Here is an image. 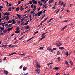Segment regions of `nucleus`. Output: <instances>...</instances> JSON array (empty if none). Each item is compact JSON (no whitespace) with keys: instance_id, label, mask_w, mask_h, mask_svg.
<instances>
[{"instance_id":"nucleus-1","label":"nucleus","mask_w":75,"mask_h":75,"mask_svg":"<svg viewBox=\"0 0 75 75\" xmlns=\"http://www.w3.org/2000/svg\"><path fill=\"white\" fill-rule=\"evenodd\" d=\"M43 13V12L42 11L38 12V13L37 14H35V17H37V14L38 15V17H40V16H41V14H42Z\"/></svg>"},{"instance_id":"nucleus-2","label":"nucleus","mask_w":75,"mask_h":75,"mask_svg":"<svg viewBox=\"0 0 75 75\" xmlns=\"http://www.w3.org/2000/svg\"><path fill=\"white\" fill-rule=\"evenodd\" d=\"M56 45L57 46H58V47H60L61 45H62V43H56Z\"/></svg>"},{"instance_id":"nucleus-3","label":"nucleus","mask_w":75,"mask_h":75,"mask_svg":"<svg viewBox=\"0 0 75 75\" xmlns=\"http://www.w3.org/2000/svg\"><path fill=\"white\" fill-rule=\"evenodd\" d=\"M4 28H4V27H2L1 26L0 27V29L1 31H3V30H4Z\"/></svg>"},{"instance_id":"nucleus-4","label":"nucleus","mask_w":75,"mask_h":75,"mask_svg":"<svg viewBox=\"0 0 75 75\" xmlns=\"http://www.w3.org/2000/svg\"><path fill=\"white\" fill-rule=\"evenodd\" d=\"M46 37V36H44L42 37V38H41L40 39V41H41V40H43V39H44V38H45Z\"/></svg>"},{"instance_id":"nucleus-5","label":"nucleus","mask_w":75,"mask_h":75,"mask_svg":"<svg viewBox=\"0 0 75 75\" xmlns=\"http://www.w3.org/2000/svg\"><path fill=\"white\" fill-rule=\"evenodd\" d=\"M46 37V36H44L42 37V38H41L40 39V41H41V40H43V39H44V38H45Z\"/></svg>"},{"instance_id":"nucleus-6","label":"nucleus","mask_w":75,"mask_h":75,"mask_svg":"<svg viewBox=\"0 0 75 75\" xmlns=\"http://www.w3.org/2000/svg\"><path fill=\"white\" fill-rule=\"evenodd\" d=\"M17 16L18 17H19L20 19V18H21V16H20V15L17 14Z\"/></svg>"},{"instance_id":"nucleus-7","label":"nucleus","mask_w":75,"mask_h":75,"mask_svg":"<svg viewBox=\"0 0 75 75\" xmlns=\"http://www.w3.org/2000/svg\"><path fill=\"white\" fill-rule=\"evenodd\" d=\"M32 2L35 5L37 4V1H33Z\"/></svg>"},{"instance_id":"nucleus-8","label":"nucleus","mask_w":75,"mask_h":75,"mask_svg":"<svg viewBox=\"0 0 75 75\" xmlns=\"http://www.w3.org/2000/svg\"><path fill=\"white\" fill-rule=\"evenodd\" d=\"M12 26V24H10L7 25V27L8 28V27H11Z\"/></svg>"},{"instance_id":"nucleus-9","label":"nucleus","mask_w":75,"mask_h":75,"mask_svg":"<svg viewBox=\"0 0 75 75\" xmlns=\"http://www.w3.org/2000/svg\"><path fill=\"white\" fill-rule=\"evenodd\" d=\"M16 54V53H13L11 54H10L9 55V56H11V55H14V54Z\"/></svg>"},{"instance_id":"nucleus-10","label":"nucleus","mask_w":75,"mask_h":75,"mask_svg":"<svg viewBox=\"0 0 75 75\" xmlns=\"http://www.w3.org/2000/svg\"><path fill=\"white\" fill-rule=\"evenodd\" d=\"M53 2H54V0H50L49 3L50 4V3H51Z\"/></svg>"},{"instance_id":"nucleus-11","label":"nucleus","mask_w":75,"mask_h":75,"mask_svg":"<svg viewBox=\"0 0 75 75\" xmlns=\"http://www.w3.org/2000/svg\"><path fill=\"white\" fill-rule=\"evenodd\" d=\"M20 31H16L15 33L16 34H19L20 33Z\"/></svg>"},{"instance_id":"nucleus-12","label":"nucleus","mask_w":75,"mask_h":75,"mask_svg":"<svg viewBox=\"0 0 75 75\" xmlns=\"http://www.w3.org/2000/svg\"><path fill=\"white\" fill-rule=\"evenodd\" d=\"M4 73L5 74V75H7V74H8V72H7V71H4Z\"/></svg>"},{"instance_id":"nucleus-13","label":"nucleus","mask_w":75,"mask_h":75,"mask_svg":"<svg viewBox=\"0 0 75 75\" xmlns=\"http://www.w3.org/2000/svg\"><path fill=\"white\" fill-rule=\"evenodd\" d=\"M25 17H24V18H22L21 20V22H23V21H24V20H25Z\"/></svg>"},{"instance_id":"nucleus-14","label":"nucleus","mask_w":75,"mask_h":75,"mask_svg":"<svg viewBox=\"0 0 75 75\" xmlns=\"http://www.w3.org/2000/svg\"><path fill=\"white\" fill-rule=\"evenodd\" d=\"M65 54L66 55H67V56H68V52H66L65 53Z\"/></svg>"},{"instance_id":"nucleus-15","label":"nucleus","mask_w":75,"mask_h":75,"mask_svg":"<svg viewBox=\"0 0 75 75\" xmlns=\"http://www.w3.org/2000/svg\"><path fill=\"white\" fill-rule=\"evenodd\" d=\"M12 29H13V28H8V29H7V30H8L9 31H10L11 30H12Z\"/></svg>"},{"instance_id":"nucleus-16","label":"nucleus","mask_w":75,"mask_h":75,"mask_svg":"<svg viewBox=\"0 0 75 75\" xmlns=\"http://www.w3.org/2000/svg\"><path fill=\"white\" fill-rule=\"evenodd\" d=\"M35 71L36 72H39L40 71V69L38 68Z\"/></svg>"},{"instance_id":"nucleus-17","label":"nucleus","mask_w":75,"mask_h":75,"mask_svg":"<svg viewBox=\"0 0 75 75\" xmlns=\"http://www.w3.org/2000/svg\"><path fill=\"white\" fill-rule=\"evenodd\" d=\"M1 22V13H0V22Z\"/></svg>"},{"instance_id":"nucleus-18","label":"nucleus","mask_w":75,"mask_h":75,"mask_svg":"<svg viewBox=\"0 0 75 75\" xmlns=\"http://www.w3.org/2000/svg\"><path fill=\"white\" fill-rule=\"evenodd\" d=\"M7 30L5 29L4 30L3 32H4V34H5V33H6Z\"/></svg>"},{"instance_id":"nucleus-19","label":"nucleus","mask_w":75,"mask_h":75,"mask_svg":"<svg viewBox=\"0 0 75 75\" xmlns=\"http://www.w3.org/2000/svg\"><path fill=\"white\" fill-rule=\"evenodd\" d=\"M36 67H37V68H40L41 67V66L40 65V64H38V65H37Z\"/></svg>"},{"instance_id":"nucleus-20","label":"nucleus","mask_w":75,"mask_h":75,"mask_svg":"<svg viewBox=\"0 0 75 75\" xmlns=\"http://www.w3.org/2000/svg\"><path fill=\"white\" fill-rule=\"evenodd\" d=\"M3 47H4V48H6V47H7V45H4Z\"/></svg>"},{"instance_id":"nucleus-21","label":"nucleus","mask_w":75,"mask_h":75,"mask_svg":"<svg viewBox=\"0 0 75 75\" xmlns=\"http://www.w3.org/2000/svg\"><path fill=\"white\" fill-rule=\"evenodd\" d=\"M23 70L24 71H26V70H27V68H26V67H23Z\"/></svg>"},{"instance_id":"nucleus-22","label":"nucleus","mask_w":75,"mask_h":75,"mask_svg":"<svg viewBox=\"0 0 75 75\" xmlns=\"http://www.w3.org/2000/svg\"><path fill=\"white\" fill-rule=\"evenodd\" d=\"M47 6L46 4L44 5H43V8H44L45 7V8H47V6Z\"/></svg>"},{"instance_id":"nucleus-23","label":"nucleus","mask_w":75,"mask_h":75,"mask_svg":"<svg viewBox=\"0 0 75 75\" xmlns=\"http://www.w3.org/2000/svg\"><path fill=\"white\" fill-rule=\"evenodd\" d=\"M47 50H48V51H51V49L50 47H49L47 48Z\"/></svg>"},{"instance_id":"nucleus-24","label":"nucleus","mask_w":75,"mask_h":75,"mask_svg":"<svg viewBox=\"0 0 75 75\" xmlns=\"http://www.w3.org/2000/svg\"><path fill=\"white\" fill-rule=\"evenodd\" d=\"M29 4H33L32 1H29Z\"/></svg>"},{"instance_id":"nucleus-25","label":"nucleus","mask_w":75,"mask_h":75,"mask_svg":"<svg viewBox=\"0 0 75 75\" xmlns=\"http://www.w3.org/2000/svg\"><path fill=\"white\" fill-rule=\"evenodd\" d=\"M31 14H33V15H34V14H35V12L34 11H33L31 13Z\"/></svg>"},{"instance_id":"nucleus-26","label":"nucleus","mask_w":75,"mask_h":75,"mask_svg":"<svg viewBox=\"0 0 75 75\" xmlns=\"http://www.w3.org/2000/svg\"><path fill=\"white\" fill-rule=\"evenodd\" d=\"M6 20H9V17L8 16H6Z\"/></svg>"},{"instance_id":"nucleus-27","label":"nucleus","mask_w":75,"mask_h":75,"mask_svg":"<svg viewBox=\"0 0 75 75\" xmlns=\"http://www.w3.org/2000/svg\"><path fill=\"white\" fill-rule=\"evenodd\" d=\"M9 47H10V48H13V47H13V45H12V44H11L10 45H9Z\"/></svg>"},{"instance_id":"nucleus-28","label":"nucleus","mask_w":75,"mask_h":75,"mask_svg":"<svg viewBox=\"0 0 75 75\" xmlns=\"http://www.w3.org/2000/svg\"><path fill=\"white\" fill-rule=\"evenodd\" d=\"M55 69H56V70H58L59 69V68H58V67H56L54 68Z\"/></svg>"},{"instance_id":"nucleus-29","label":"nucleus","mask_w":75,"mask_h":75,"mask_svg":"<svg viewBox=\"0 0 75 75\" xmlns=\"http://www.w3.org/2000/svg\"><path fill=\"white\" fill-rule=\"evenodd\" d=\"M59 50H63V49H64V47H59Z\"/></svg>"},{"instance_id":"nucleus-30","label":"nucleus","mask_w":75,"mask_h":75,"mask_svg":"<svg viewBox=\"0 0 75 75\" xmlns=\"http://www.w3.org/2000/svg\"><path fill=\"white\" fill-rule=\"evenodd\" d=\"M47 32H46L43 33V34H42V36H44V35H45V34H47Z\"/></svg>"},{"instance_id":"nucleus-31","label":"nucleus","mask_w":75,"mask_h":75,"mask_svg":"<svg viewBox=\"0 0 75 75\" xmlns=\"http://www.w3.org/2000/svg\"><path fill=\"white\" fill-rule=\"evenodd\" d=\"M16 11H19V7H18L16 9Z\"/></svg>"},{"instance_id":"nucleus-32","label":"nucleus","mask_w":75,"mask_h":75,"mask_svg":"<svg viewBox=\"0 0 75 75\" xmlns=\"http://www.w3.org/2000/svg\"><path fill=\"white\" fill-rule=\"evenodd\" d=\"M20 10L21 11H23V10H24V8H20Z\"/></svg>"},{"instance_id":"nucleus-33","label":"nucleus","mask_w":75,"mask_h":75,"mask_svg":"<svg viewBox=\"0 0 75 75\" xmlns=\"http://www.w3.org/2000/svg\"><path fill=\"white\" fill-rule=\"evenodd\" d=\"M66 65H69V64H68V62L67 61H66Z\"/></svg>"},{"instance_id":"nucleus-34","label":"nucleus","mask_w":75,"mask_h":75,"mask_svg":"<svg viewBox=\"0 0 75 75\" xmlns=\"http://www.w3.org/2000/svg\"><path fill=\"white\" fill-rule=\"evenodd\" d=\"M16 23V22H15V21L14 20H13V22L12 23V24H14Z\"/></svg>"},{"instance_id":"nucleus-35","label":"nucleus","mask_w":75,"mask_h":75,"mask_svg":"<svg viewBox=\"0 0 75 75\" xmlns=\"http://www.w3.org/2000/svg\"><path fill=\"white\" fill-rule=\"evenodd\" d=\"M53 9H56V6H55L52 8Z\"/></svg>"},{"instance_id":"nucleus-36","label":"nucleus","mask_w":75,"mask_h":75,"mask_svg":"<svg viewBox=\"0 0 75 75\" xmlns=\"http://www.w3.org/2000/svg\"><path fill=\"white\" fill-rule=\"evenodd\" d=\"M68 21L67 20H65L64 21H63V23H65V22H68Z\"/></svg>"},{"instance_id":"nucleus-37","label":"nucleus","mask_w":75,"mask_h":75,"mask_svg":"<svg viewBox=\"0 0 75 75\" xmlns=\"http://www.w3.org/2000/svg\"><path fill=\"white\" fill-rule=\"evenodd\" d=\"M12 47V48H16V46L15 45H12V47Z\"/></svg>"},{"instance_id":"nucleus-38","label":"nucleus","mask_w":75,"mask_h":75,"mask_svg":"<svg viewBox=\"0 0 75 75\" xmlns=\"http://www.w3.org/2000/svg\"><path fill=\"white\" fill-rule=\"evenodd\" d=\"M70 62L71 63V65H72L73 64V62H72V61H71V60H70Z\"/></svg>"},{"instance_id":"nucleus-39","label":"nucleus","mask_w":75,"mask_h":75,"mask_svg":"<svg viewBox=\"0 0 75 75\" xmlns=\"http://www.w3.org/2000/svg\"><path fill=\"white\" fill-rule=\"evenodd\" d=\"M36 6H35L34 7V9H35V10H37V9H36Z\"/></svg>"},{"instance_id":"nucleus-40","label":"nucleus","mask_w":75,"mask_h":75,"mask_svg":"<svg viewBox=\"0 0 75 75\" xmlns=\"http://www.w3.org/2000/svg\"><path fill=\"white\" fill-rule=\"evenodd\" d=\"M73 5H74L73 4H70L69 7H71V6H73Z\"/></svg>"},{"instance_id":"nucleus-41","label":"nucleus","mask_w":75,"mask_h":75,"mask_svg":"<svg viewBox=\"0 0 75 75\" xmlns=\"http://www.w3.org/2000/svg\"><path fill=\"white\" fill-rule=\"evenodd\" d=\"M23 38H24V36L19 38V40H22V39H23Z\"/></svg>"},{"instance_id":"nucleus-42","label":"nucleus","mask_w":75,"mask_h":75,"mask_svg":"<svg viewBox=\"0 0 75 75\" xmlns=\"http://www.w3.org/2000/svg\"><path fill=\"white\" fill-rule=\"evenodd\" d=\"M9 11H11V8L10 7L8 9Z\"/></svg>"},{"instance_id":"nucleus-43","label":"nucleus","mask_w":75,"mask_h":75,"mask_svg":"<svg viewBox=\"0 0 75 75\" xmlns=\"http://www.w3.org/2000/svg\"><path fill=\"white\" fill-rule=\"evenodd\" d=\"M44 48V47H40V48L39 49H40V50H42V49H43Z\"/></svg>"},{"instance_id":"nucleus-44","label":"nucleus","mask_w":75,"mask_h":75,"mask_svg":"<svg viewBox=\"0 0 75 75\" xmlns=\"http://www.w3.org/2000/svg\"><path fill=\"white\" fill-rule=\"evenodd\" d=\"M60 52L59 51H58V52H57V54L58 55H59L60 54Z\"/></svg>"},{"instance_id":"nucleus-45","label":"nucleus","mask_w":75,"mask_h":75,"mask_svg":"<svg viewBox=\"0 0 75 75\" xmlns=\"http://www.w3.org/2000/svg\"><path fill=\"white\" fill-rule=\"evenodd\" d=\"M16 30H20V28L19 27H17V29H16Z\"/></svg>"},{"instance_id":"nucleus-46","label":"nucleus","mask_w":75,"mask_h":75,"mask_svg":"<svg viewBox=\"0 0 75 75\" xmlns=\"http://www.w3.org/2000/svg\"><path fill=\"white\" fill-rule=\"evenodd\" d=\"M4 14L5 16H6V15H7V12H6L5 13H4Z\"/></svg>"},{"instance_id":"nucleus-47","label":"nucleus","mask_w":75,"mask_h":75,"mask_svg":"<svg viewBox=\"0 0 75 75\" xmlns=\"http://www.w3.org/2000/svg\"><path fill=\"white\" fill-rule=\"evenodd\" d=\"M20 68L21 69L22 68H23V66H22V65H21L20 67Z\"/></svg>"},{"instance_id":"nucleus-48","label":"nucleus","mask_w":75,"mask_h":75,"mask_svg":"<svg viewBox=\"0 0 75 75\" xmlns=\"http://www.w3.org/2000/svg\"><path fill=\"white\" fill-rule=\"evenodd\" d=\"M65 28L64 27L61 30V31H63V30H65Z\"/></svg>"},{"instance_id":"nucleus-49","label":"nucleus","mask_w":75,"mask_h":75,"mask_svg":"<svg viewBox=\"0 0 75 75\" xmlns=\"http://www.w3.org/2000/svg\"><path fill=\"white\" fill-rule=\"evenodd\" d=\"M30 28V27H29V26H27L26 27V29H29Z\"/></svg>"},{"instance_id":"nucleus-50","label":"nucleus","mask_w":75,"mask_h":75,"mask_svg":"<svg viewBox=\"0 0 75 75\" xmlns=\"http://www.w3.org/2000/svg\"><path fill=\"white\" fill-rule=\"evenodd\" d=\"M44 17H45V15H44L43 17H42V18H41V20H42V19H43V18H44Z\"/></svg>"},{"instance_id":"nucleus-51","label":"nucleus","mask_w":75,"mask_h":75,"mask_svg":"<svg viewBox=\"0 0 75 75\" xmlns=\"http://www.w3.org/2000/svg\"><path fill=\"white\" fill-rule=\"evenodd\" d=\"M17 41H18L16 40V41H15V42H14L13 43V44H15V43H17Z\"/></svg>"},{"instance_id":"nucleus-52","label":"nucleus","mask_w":75,"mask_h":75,"mask_svg":"<svg viewBox=\"0 0 75 75\" xmlns=\"http://www.w3.org/2000/svg\"><path fill=\"white\" fill-rule=\"evenodd\" d=\"M38 11H40V10H41V8L40 7L39 8H38Z\"/></svg>"},{"instance_id":"nucleus-53","label":"nucleus","mask_w":75,"mask_h":75,"mask_svg":"<svg viewBox=\"0 0 75 75\" xmlns=\"http://www.w3.org/2000/svg\"><path fill=\"white\" fill-rule=\"evenodd\" d=\"M61 1H59V3L58 4L59 5H60V4H61Z\"/></svg>"},{"instance_id":"nucleus-54","label":"nucleus","mask_w":75,"mask_h":75,"mask_svg":"<svg viewBox=\"0 0 75 75\" xmlns=\"http://www.w3.org/2000/svg\"><path fill=\"white\" fill-rule=\"evenodd\" d=\"M63 4H64V2H62V3H61V6H62V5H63Z\"/></svg>"},{"instance_id":"nucleus-55","label":"nucleus","mask_w":75,"mask_h":75,"mask_svg":"<svg viewBox=\"0 0 75 75\" xmlns=\"http://www.w3.org/2000/svg\"><path fill=\"white\" fill-rule=\"evenodd\" d=\"M10 15V13L8 12L7 13V16H9Z\"/></svg>"},{"instance_id":"nucleus-56","label":"nucleus","mask_w":75,"mask_h":75,"mask_svg":"<svg viewBox=\"0 0 75 75\" xmlns=\"http://www.w3.org/2000/svg\"><path fill=\"white\" fill-rule=\"evenodd\" d=\"M59 10H60V9H58V11L56 12L57 13H58V12H59Z\"/></svg>"},{"instance_id":"nucleus-57","label":"nucleus","mask_w":75,"mask_h":75,"mask_svg":"<svg viewBox=\"0 0 75 75\" xmlns=\"http://www.w3.org/2000/svg\"><path fill=\"white\" fill-rule=\"evenodd\" d=\"M6 18V17H4V18H2L1 20H3Z\"/></svg>"},{"instance_id":"nucleus-58","label":"nucleus","mask_w":75,"mask_h":75,"mask_svg":"<svg viewBox=\"0 0 75 75\" xmlns=\"http://www.w3.org/2000/svg\"><path fill=\"white\" fill-rule=\"evenodd\" d=\"M28 23L27 22L25 23V25H27V24H28Z\"/></svg>"},{"instance_id":"nucleus-59","label":"nucleus","mask_w":75,"mask_h":75,"mask_svg":"<svg viewBox=\"0 0 75 75\" xmlns=\"http://www.w3.org/2000/svg\"><path fill=\"white\" fill-rule=\"evenodd\" d=\"M1 24H2V25H3V22H1L0 23V25H1Z\"/></svg>"},{"instance_id":"nucleus-60","label":"nucleus","mask_w":75,"mask_h":75,"mask_svg":"<svg viewBox=\"0 0 75 75\" xmlns=\"http://www.w3.org/2000/svg\"><path fill=\"white\" fill-rule=\"evenodd\" d=\"M24 22H22L21 23V25H23V24H24Z\"/></svg>"},{"instance_id":"nucleus-61","label":"nucleus","mask_w":75,"mask_h":75,"mask_svg":"<svg viewBox=\"0 0 75 75\" xmlns=\"http://www.w3.org/2000/svg\"><path fill=\"white\" fill-rule=\"evenodd\" d=\"M18 24H20V21H18Z\"/></svg>"},{"instance_id":"nucleus-62","label":"nucleus","mask_w":75,"mask_h":75,"mask_svg":"<svg viewBox=\"0 0 75 75\" xmlns=\"http://www.w3.org/2000/svg\"><path fill=\"white\" fill-rule=\"evenodd\" d=\"M66 11L67 12H69H69H70V11H69V10H67Z\"/></svg>"},{"instance_id":"nucleus-63","label":"nucleus","mask_w":75,"mask_h":75,"mask_svg":"<svg viewBox=\"0 0 75 75\" xmlns=\"http://www.w3.org/2000/svg\"><path fill=\"white\" fill-rule=\"evenodd\" d=\"M28 73H26V74H24V75H28Z\"/></svg>"},{"instance_id":"nucleus-64","label":"nucleus","mask_w":75,"mask_h":75,"mask_svg":"<svg viewBox=\"0 0 75 75\" xmlns=\"http://www.w3.org/2000/svg\"><path fill=\"white\" fill-rule=\"evenodd\" d=\"M0 8L1 9L3 8V6H0Z\"/></svg>"}]
</instances>
